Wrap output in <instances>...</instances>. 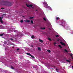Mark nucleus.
Wrapping results in <instances>:
<instances>
[{"label": "nucleus", "instance_id": "nucleus-2", "mask_svg": "<svg viewBox=\"0 0 73 73\" xmlns=\"http://www.w3.org/2000/svg\"><path fill=\"white\" fill-rule=\"evenodd\" d=\"M2 4V5H7L8 3L7 2L4 1L3 2Z\"/></svg>", "mask_w": 73, "mask_h": 73}, {"label": "nucleus", "instance_id": "nucleus-9", "mask_svg": "<svg viewBox=\"0 0 73 73\" xmlns=\"http://www.w3.org/2000/svg\"><path fill=\"white\" fill-rule=\"evenodd\" d=\"M40 29H42V30H44V29H45V27L42 28L41 27L40 28Z\"/></svg>", "mask_w": 73, "mask_h": 73}, {"label": "nucleus", "instance_id": "nucleus-29", "mask_svg": "<svg viewBox=\"0 0 73 73\" xmlns=\"http://www.w3.org/2000/svg\"><path fill=\"white\" fill-rule=\"evenodd\" d=\"M59 40H60V39H58L57 40V41H59Z\"/></svg>", "mask_w": 73, "mask_h": 73}, {"label": "nucleus", "instance_id": "nucleus-40", "mask_svg": "<svg viewBox=\"0 0 73 73\" xmlns=\"http://www.w3.org/2000/svg\"><path fill=\"white\" fill-rule=\"evenodd\" d=\"M13 48H14V47H13Z\"/></svg>", "mask_w": 73, "mask_h": 73}, {"label": "nucleus", "instance_id": "nucleus-19", "mask_svg": "<svg viewBox=\"0 0 73 73\" xmlns=\"http://www.w3.org/2000/svg\"><path fill=\"white\" fill-rule=\"evenodd\" d=\"M43 20H44V21H46V19H45V18H44Z\"/></svg>", "mask_w": 73, "mask_h": 73}, {"label": "nucleus", "instance_id": "nucleus-7", "mask_svg": "<svg viewBox=\"0 0 73 73\" xmlns=\"http://www.w3.org/2000/svg\"><path fill=\"white\" fill-rule=\"evenodd\" d=\"M62 22V23L64 24V25L65 24H66V22L65 21H64V20H63Z\"/></svg>", "mask_w": 73, "mask_h": 73}, {"label": "nucleus", "instance_id": "nucleus-33", "mask_svg": "<svg viewBox=\"0 0 73 73\" xmlns=\"http://www.w3.org/2000/svg\"><path fill=\"white\" fill-rule=\"evenodd\" d=\"M5 14H3V16H5Z\"/></svg>", "mask_w": 73, "mask_h": 73}, {"label": "nucleus", "instance_id": "nucleus-16", "mask_svg": "<svg viewBox=\"0 0 73 73\" xmlns=\"http://www.w3.org/2000/svg\"><path fill=\"white\" fill-rule=\"evenodd\" d=\"M34 18V17H30L29 18L30 19H32Z\"/></svg>", "mask_w": 73, "mask_h": 73}, {"label": "nucleus", "instance_id": "nucleus-34", "mask_svg": "<svg viewBox=\"0 0 73 73\" xmlns=\"http://www.w3.org/2000/svg\"><path fill=\"white\" fill-rule=\"evenodd\" d=\"M56 70H58V69H56Z\"/></svg>", "mask_w": 73, "mask_h": 73}, {"label": "nucleus", "instance_id": "nucleus-28", "mask_svg": "<svg viewBox=\"0 0 73 73\" xmlns=\"http://www.w3.org/2000/svg\"><path fill=\"white\" fill-rule=\"evenodd\" d=\"M70 56H71V57H72L73 56L72 54H70Z\"/></svg>", "mask_w": 73, "mask_h": 73}, {"label": "nucleus", "instance_id": "nucleus-3", "mask_svg": "<svg viewBox=\"0 0 73 73\" xmlns=\"http://www.w3.org/2000/svg\"><path fill=\"white\" fill-rule=\"evenodd\" d=\"M43 4L44 5V7H48V5L47 4V3H46V2H44L43 3Z\"/></svg>", "mask_w": 73, "mask_h": 73}, {"label": "nucleus", "instance_id": "nucleus-14", "mask_svg": "<svg viewBox=\"0 0 73 73\" xmlns=\"http://www.w3.org/2000/svg\"><path fill=\"white\" fill-rule=\"evenodd\" d=\"M38 50H41V48L40 47H38Z\"/></svg>", "mask_w": 73, "mask_h": 73}, {"label": "nucleus", "instance_id": "nucleus-32", "mask_svg": "<svg viewBox=\"0 0 73 73\" xmlns=\"http://www.w3.org/2000/svg\"><path fill=\"white\" fill-rule=\"evenodd\" d=\"M17 50H19V49L18 48V49H17Z\"/></svg>", "mask_w": 73, "mask_h": 73}, {"label": "nucleus", "instance_id": "nucleus-18", "mask_svg": "<svg viewBox=\"0 0 73 73\" xmlns=\"http://www.w3.org/2000/svg\"><path fill=\"white\" fill-rule=\"evenodd\" d=\"M4 33H3L2 34H0V36H3L4 35Z\"/></svg>", "mask_w": 73, "mask_h": 73}, {"label": "nucleus", "instance_id": "nucleus-24", "mask_svg": "<svg viewBox=\"0 0 73 73\" xmlns=\"http://www.w3.org/2000/svg\"><path fill=\"white\" fill-rule=\"evenodd\" d=\"M24 21H23V20H21V22L22 23H23Z\"/></svg>", "mask_w": 73, "mask_h": 73}, {"label": "nucleus", "instance_id": "nucleus-39", "mask_svg": "<svg viewBox=\"0 0 73 73\" xmlns=\"http://www.w3.org/2000/svg\"><path fill=\"white\" fill-rule=\"evenodd\" d=\"M72 68H73V66H72Z\"/></svg>", "mask_w": 73, "mask_h": 73}, {"label": "nucleus", "instance_id": "nucleus-27", "mask_svg": "<svg viewBox=\"0 0 73 73\" xmlns=\"http://www.w3.org/2000/svg\"><path fill=\"white\" fill-rule=\"evenodd\" d=\"M11 69H14L13 67L12 66H11Z\"/></svg>", "mask_w": 73, "mask_h": 73}, {"label": "nucleus", "instance_id": "nucleus-15", "mask_svg": "<svg viewBox=\"0 0 73 73\" xmlns=\"http://www.w3.org/2000/svg\"><path fill=\"white\" fill-rule=\"evenodd\" d=\"M9 40H11V41H13V39H12V38H9Z\"/></svg>", "mask_w": 73, "mask_h": 73}, {"label": "nucleus", "instance_id": "nucleus-36", "mask_svg": "<svg viewBox=\"0 0 73 73\" xmlns=\"http://www.w3.org/2000/svg\"><path fill=\"white\" fill-rule=\"evenodd\" d=\"M36 11H37V10L36 9Z\"/></svg>", "mask_w": 73, "mask_h": 73}, {"label": "nucleus", "instance_id": "nucleus-35", "mask_svg": "<svg viewBox=\"0 0 73 73\" xmlns=\"http://www.w3.org/2000/svg\"><path fill=\"white\" fill-rule=\"evenodd\" d=\"M56 72H58V70H57L56 71Z\"/></svg>", "mask_w": 73, "mask_h": 73}, {"label": "nucleus", "instance_id": "nucleus-25", "mask_svg": "<svg viewBox=\"0 0 73 73\" xmlns=\"http://www.w3.org/2000/svg\"><path fill=\"white\" fill-rule=\"evenodd\" d=\"M48 39L49 40V41H52V40L51 39H50L49 38H48Z\"/></svg>", "mask_w": 73, "mask_h": 73}, {"label": "nucleus", "instance_id": "nucleus-26", "mask_svg": "<svg viewBox=\"0 0 73 73\" xmlns=\"http://www.w3.org/2000/svg\"><path fill=\"white\" fill-rule=\"evenodd\" d=\"M65 52H68V50H66V49H65Z\"/></svg>", "mask_w": 73, "mask_h": 73}, {"label": "nucleus", "instance_id": "nucleus-20", "mask_svg": "<svg viewBox=\"0 0 73 73\" xmlns=\"http://www.w3.org/2000/svg\"><path fill=\"white\" fill-rule=\"evenodd\" d=\"M58 46H59V47H60V48H62V47L61 46V45H58Z\"/></svg>", "mask_w": 73, "mask_h": 73}, {"label": "nucleus", "instance_id": "nucleus-4", "mask_svg": "<svg viewBox=\"0 0 73 73\" xmlns=\"http://www.w3.org/2000/svg\"><path fill=\"white\" fill-rule=\"evenodd\" d=\"M26 5L27 6V7H29H29H33V5H28L27 4H26Z\"/></svg>", "mask_w": 73, "mask_h": 73}, {"label": "nucleus", "instance_id": "nucleus-38", "mask_svg": "<svg viewBox=\"0 0 73 73\" xmlns=\"http://www.w3.org/2000/svg\"><path fill=\"white\" fill-rule=\"evenodd\" d=\"M32 46V47H33V45H32V46Z\"/></svg>", "mask_w": 73, "mask_h": 73}, {"label": "nucleus", "instance_id": "nucleus-37", "mask_svg": "<svg viewBox=\"0 0 73 73\" xmlns=\"http://www.w3.org/2000/svg\"><path fill=\"white\" fill-rule=\"evenodd\" d=\"M32 7V8H34V7Z\"/></svg>", "mask_w": 73, "mask_h": 73}, {"label": "nucleus", "instance_id": "nucleus-21", "mask_svg": "<svg viewBox=\"0 0 73 73\" xmlns=\"http://www.w3.org/2000/svg\"><path fill=\"white\" fill-rule=\"evenodd\" d=\"M66 61H67V62H70V60H66Z\"/></svg>", "mask_w": 73, "mask_h": 73}, {"label": "nucleus", "instance_id": "nucleus-30", "mask_svg": "<svg viewBox=\"0 0 73 73\" xmlns=\"http://www.w3.org/2000/svg\"><path fill=\"white\" fill-rule=\"evenodd\" d=\"M4 9V8H1V9Z\"/></svg>", "mask_w": 73, "mask_h": 73}, {"label": "nucleus", "instance_id": "nucleus-5", "mask_svg": "<svg viewBox=\"0 0 73 73\" xmlns=\"http://www.w3.org/2000/svg\"><path fill=\"white\" fill-rule=\"evenodd\" d=\"M27 55H28V56H31V57H32V58H35V57H34L32 55H31V54L29 53H27Z\"/></svg>", "mask_w": 73, "mask_h": 73}, {"label": "nucleus", "instance_id": "nucleus-22", "mask_svg": "<svg viewBox=\"0 0 73 73\" xmlns=\"http://www.w3.org/2000/svg\"><path fill=\"white\" fill-rule=\"evenodd\" d=\"M31 23H32V24H33V21L32 20H31Z\"/></svg>", "mask_w": 73, "mask_h": 73}, {"label": "nucleus", "instance_id": "nucleus-41", "mask_svg": "<svg viewBox=\"0 0 73 73\" xmlns=\"http://www.w3.org/2000/svg\"><path fill=\"white\" fill-rule=\"evenodd\" d=\"M72 59H73V57L72 58Z\"/></svg>", "mask_w": 73, "mask_h": 73}, {"label": "nucleus", "instance_id": "nucleus-10", "mask_svg": "<svg viewBox=\"0 0 73 73\" xmlns=\"http://www.w3.org/2000/svg\"><path fill=\"white\" fill-rule=\"evenodd\" d=\"M59 19H60V18H59V17H56V20H59Z\"/></svg>", "mask_w": 73, "mask_h": 73}, {"label": "nucleus", "instance_id": "nucleus-8", "mask_svg": "<svg viewBox=\"0 0 73 73\" xmlns=\"http://www.w3.org/2000/svg\"><path fill=\"white\" fill-rule=\"evenodd\" d=\"M24 21H25V22H27V23H29V22H30V20H25Z\"/></svg>", "mask_w": 73, "mask_h": 73}, {"label": "nucleus", "instance_id": "nucleus-12", "mask_svg": "<svg viewBox=\"0 0 73 73\" xmlns=\"http://www.w3.org/2000/svg\"><path fill=\"white\" fill-rule=\"evenodd\" d=\"M39 40L40 42H43V40H41L39 39Z\"/></svg>", "mask_w": 73, "mask_h": 73}, {"label": "nucleus", "instance_id": "nucleus-31", "mask_svg": "<svg viewBox=\"0 0 73 73\" xmlns=\"http://www.w3.org/2000/svg\"><path fill=\"white\" fill-rule=\"evenodd\" d=\"M54 45H56V43L54 42Z\"/></svg>", "mask_w": 73, "mask_h": 73}, {"label": "nucleus", "instance_id": "nucleus-23", "mask_svg": "<svg viewBox=\"0 0 73 73\" xmlns=\"http://www.w3.org/2000/svg\"><path fill=\"white\" fill-rule=\"evenodd\" d=\"M56 37H59V36L58 35H56Z\"/></svg>", "mask_w": 73, "mask_h": 73}, {"label": "nucleus", "instance_id": "nucleus-13", "mask_svg": "<svg viewBox=\"0 0 73 73\" xmlns=\"http://www.w3.org/2000/svg\"><path fill=\"white\" fill-rule=\"evenodd\" d=\"M9 6H11V5H12V3H9Z\"/></svg>", "mask_w": 73, "mask_h": 73}, {"label": "nucleus", "instance_id": "nucleus-6", "mask_svg": "<svg viewBox=\"0 0 73 73\" xmlns=\"http://www.w3.org/2000/svg\"><path fill=\"white\" fill-rule=\"evenodd\" d=\"M60 44H61V45H64V46H65V43L62 42H60Z\"/></svg>", "mask_w": 73, "mask_h": 73}, {"label": "nucleus", "instance_id": "nucleus-11", "mask_svg": "<svg viewBox=\"0 0 73 73\" xmlns=\"http://www.w3.org/2000/svg\"><path fill=\"white\" fill-rule=\"evenodd\" d=\"M31 37L32 38H35V36L34 35H32L31 36Z\"/></svg>", "mask_w": 73, "mask_h": 73}, {"label": "nucleus", "instance_id": "nucleus-17", "mask_svg": "<svg viewBox=\"0 0 73 73\" xmlns=\"http://www.w3.org/2000/svg\"><path fill=\"white\" fill-rule=\"evenodd\" d=\"M47 52H49V53H50V52H51V51L49 50H48Z\"/></svg>", "mask_w": 73, "mask_h": 73}, {"label": "nucleus", "instance_id": "nucleus-1", "mask_svg": "<svg viewBox=\"0 0 73 73\" xmlns=\"http://www.w3.org/2000/svg\"><path fill=\"white\" fill-rule=\"evenodd\" d=\"M3 18V15H2V17H0V21L1 23V24H3V23H4V22H3V20H2V19Z\"/></svg>", "mask_w": 73, "mask_h": 73}]
</instances>
